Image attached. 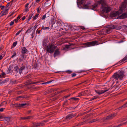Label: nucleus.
<instances>
[{"label":"nucleus","instance_id":"obj_1","mask_svg":"<svg viewBox=\"0 0 127 127\" xmlns=\"http://www.w3.org/2000/svg\"><path fill=\"white\" fill-rule=\"evenodd\" d=\"M125 72L123 70H119L117 72L115 73L112 76L111 79H113L115 80H122L125 77Z\"/></svg>","mask_w":127,"mask_h":127},{"label":"nucleus","instance_id":"obj_2","mask_svg":"<svg viewBox=\"0 0 127 127\" xmlns=\"http://www.w3.org/2000/svg\"><path fill=\"white\" fill-rule=\"evenodd\" d=\"M120 29V27L117 26H115L114 25H109L107 28L102 30L101 31V34H105L111 32L113 29H115L116 30H119Z\"/></svg>","mask_w":127,"mask_h":127},{"label":"nucleus","instance_id":"obj_3","mask_svg":"<svg viewBox=\"0 0 127 127\" xmlns=\"http://www.w3.org/2000/svg\"><path fill=\"white\" fill-rule=\"evenodd\" d=\"M57 46L52 44L50 43L48 46H47L45 49L47 52L49 53H53L54 49H56Z\"/></svg>","mask_w":127,"mask_h":127},{"label":"nucleus","instance_id":"obj_4","mask_svg":"<svg viewBox=\"0 0 127 127\" xmlns=\"http://www.w3.org/2000/svg\"><path fill=\"white\" fill-rule=\"evenodd\" d=\"M97 43L96 41H92L91 42H87L86 43H83L82 45L85 46V47L94 46L95 45H97Z\"/></svg>","mask_w":127,"mask_h":127},{"label":"nucleus","instance_id":"obj_5","mask_svg":"<svg viewBox=\"0 0 127 127\" xmlns=\"http://www.w3.org/2000/svg\"><path fill=\"white\" fill-rule=\"evenodd\" d=\"M102 10L103 12L108 13L111 10V8L109 7H104L102 6L101 7Z\"/></svg>","mask_w":127,"mask_h":127},{"label":"nucleus","instance_id":"obj_6","mask_svg":"<svg viewBox=\"0 0 127 127\" xmlns=\"http://www.w3.org/2000/svg\"><path fill=\"white\" fill-rule=\"evenodd\" d=\"M127 17V12L123 14L120 16H118L117 18L120 19H123Z\"/></svg>","mask_w":127,"mask_h":127},{"label":"nucleus","instance_id":"obj_7","mask_svg":"<svg viewBox=\"0 0 127 127\" xmlns=\"http://www.w3.org/2000/svg\"><path fill=\"white\" fill-rule=\"evenodd\" d=\"M127 5V1H125L123 2L122 3L121 8L122 9H124L126 8Z\"/></svg>","mask_w":127,"mask_h":127},{"label":"nucleus","instance_id":"obj_8","mask_svg":"<svg viewBox=\"0 0 127 127\" xmlns=\"http://www.w3.org/2000/svg\"><path fill=\"white\" fill-rule=\"evenodd\" d=\"M27 105L26 103H22L21 104H16L14 105V106L16 107H25V106Z\"/></svg>","mask_w":127,"mask_h":127},{"label":"nucleus","instance_id":"obj_9","mask_svg":"<svg viewBox=\"0 0 127 127\" xmlns=\"http://www.w3.org/2000/svg\"><path fill=\"white\" fill-rule=\"evenodd\" d=\"M76 115L75 114H71L68 115L67 116H66V119L67 120H70L71 118L73 117Z\"/></svg>","mask_w":127,"mask_h":127},{"label":"nucleus","instance_id":"obj_10","mask_svg":"<svg viewBox=\"0 0 127 127\" xmlns=\"http://www.w3.org/2000/svg\"><path fill=\"white\" fill-rule=\"evenodd\" d=\"M44 125V124L43 122H42L40 123H37L34 124V127H39L40 126H43Z\"/></svg>","mask_w":127,"mask_h":127},{"label":"nucleus","instance_id":"obj_11","mask_svg":"<svg viewBox=\"0 0 127 127\" xmlns=\"http://www.w3.org/2000/svg\"><path fill=\"white\" fill-rule=\"evenodd\" d=\"M8 9H6L2 11L1 12V16L0 17L6 15L8 12Z\"/></svg>","mask_w":127,"mask_h":127},{"label":"nucleus","instance_id":"obj_12","mask_svg":"<svg viewBox=\"0 0 127 127\" xmlns=\"http://www.w3.org/2000/svg\"><path fill=\"white\" fill-rule=\"evenodd\" d=\"M116 114H112L110 115L107 117L106 119L107 120H110L113 118L116 115Z\"/></svg>","mask_w":127,"mask_h":127},{"label":"nucleus","instance_id":"obj_13","mask_svg":"<svg viewBox=\"0 0 127 127\" xmlns=\"http://www.w3.org/2000/svg\"><path fill=\"white\" fill-rule=\"evenodd\" d=\"M98 4L102 6H104L106 4V2L104 0H101L98 2Z\"/></svg>","mask_w":127,"mask_h":127},{"label":"nucleus","instance_id":"obj_14","mask_svg":"<svg viewBox=\"0 0 127 127\" xmlns=\"http://www.w3.org/2000/svg\"><path fill=\"white\" fill-rule=\"evenodd\" d=\"M60 52L59 50V49H57L55 51L54 54V56L55 57L59 55L60 54Z\"/></svg>","mask_w":127,"mask_h":127},{"label":"nucleus","instance_id":"obj_15","mask_svg":"<svg viewBox=\"0 0 127 127\" xmlns=\"http://www.w3.org/2000/svg\"><path fill=\"white\" fill-rule=\"evenodd\" d=\"M108 89L105 90H102L101 91H98L96 92V93L99 94H101L107 91H108Z\"/></svg>","mask_w":127,"mask_h":127},{"label":"nucleus","instance_id":"obj_16","mask_svg":"<svg viewBox=\"0 0 127 127\" xmlns=\"http://www.w3.org/2000/svg\"><path fill=\"white\" fill-rule=\"evenodd\" d=\"M28 52L27 49L25 47H23L21 51V52L23 54H25Z\"/></svg>","mask_w":127,"mask_h":127},{"label":"nucleus","instance_id":"obj_17","mask_svg":"<svg viewBox=\"0 0 127 127\" xmlns=\"http://www.w3.org/2000/svg\"><path fill=\"white\" fill-rule=\"evenodd\" d=\"M14 71L16 72V73H19V70L20 68L18 65H16L14 67Z\"/></svg>","mask_w":127,"mask_h":127},{"label":"nucleus","instance_id":"obj_18","mask_svg":"<svg viewBox=\"0 0 127 127\" xmlns=\"http://www.w3.org/2000/svg\"><path fill=\"white\" fill-rule=\"evenodd\" d=\"M47 41L46 40H43V47L45 48L47 46Z\"/></svg>","mask_w":127,"mask_h":127},{"label":"nucleus","instance_id":"obj_19","mask_svg":"<svg viewBox=\"0 0 127 127\" xmlns=\"http://www.w3.org/2000/svg\"><path fill=\"white\" fill-rule=\"evenodd\" d=\"M118 14L117 12H115L113 13H111L110 15L111 17H114L116 16Z\"/></svg>","mask_w":127,"mask_h":127},{"label":"nucleus","instance_id":"obj_20","mask_svg":"<svg viewBox=\"0 0 127 127\" xmlns=\"http://www.w3.org/2000/svg\"><path fill=\"white\" fill-rule=\"evenodd\" d=\"M25 68V66H23L22 67H21L20 68V70H19V73L20 74H21L22 72V71L24 70Z\"/></svg>","mask_w":127,"mask_h":127},{"label":"nucleus","instance_id":"obj_21","mask_svg":"<svg viewBox=\"0 0 127 127\" xmlns=\"http://www.w3.org/2000/svg\"><path fill=\"white\" fill-rule=\"evenodd\" d=\"M99 120V119H93V120H91V121H90V122H89L90 123H92L93 122H95L97 121H98Z\"/></svg>","mask_w":127,"mask_h":127},{"label":"nucleus","instance_id":"obj_22","mask_svg":"<svg viewBox=\"0 0 127 127\" xmlns=\"http://www.w3.org/2000/svg\"><path fill=\"white\" fill-rule=\"evenodd\" d=\"M72 45H73V44H71L69 45H66L65 46V48L66 49H68L70 48V46Z\"/></svg>","mask_w":127,"mask_h":127},{"label":"nucleus","instance_id":"obj_23","mask_svg":"<svg viewBox=\"0 0 127 127\" xmlns=\"http://www.w3.org/2000/svg\"><path fill=\"white\" fill-rule=\"evenodd\" d=\"M49 27H44V26H43L42 27V30H45L47 29L49 30Z\"/></svg>","mask_w":127,"mask_h":127},{"label":"nucleus","instance_id":"obj_24","mask_svg":"<svg viewBox=\"0 0 127 127\" xmlns=\"http://www.w3.org/2000/svg\"><path fill=\"white\" fill-rule=\"evenodd\" d=\"M4 119L5 121H7V122H9L10 120V117H5Z\"/></svg>","mask_w":127,"mask_h":127},{"label":"nucleus","instance_id":"obj_25","mask_svg":"<svg viewBox=\"0 0 127 127\" xmlns=\"http://www.w3.org/2000/svg\"><path fill=\"white\" fill-rule=\"evenodd\" d=\"M72 99L75 101H78L79 100V99L75 97H72L70 99Z\"/></svg>","mask_w":127,"mask_h":127},{"label":"nucleus","instance_id":"obj_26","mask_svg":"<svg viewBox=\"0 0 127 127\" xmlns=\"http://www.w3.org/2000/svg\"><path fill=\"white\" fill-rule=\"evenodd\" d=\"M39 15V14H36L35 15L33 16V17L32 20H34L36 19V18L38 17V16Z\"/></svg>","mask_w":127,"mask_h":127},{"label":"nucleus","instance_id":"obj_27","mask_svg":"<svg viewBox=\"0 0 127 127\" xmlns=\"http://www.w3.org/2000/svg\"><path fill=\"white\" fill-rule=\"evenodd\" d=\"M127 59V55L121 61L122 62H124Z\"/></svg>","mask_w":127,"mask_h":127},{"label":"nucleus","instance_id":"obj_28","mask_svg":"<svg viewBox=\"0 0 127 127\" xmlns=\"http://www.w3.org/2000/svg\"><path fill=\"white\" fill-rule=\"evenodd\" d=\"M51 23L52 24V25H53L55 23L54 19L53 18L51 19Z\"/></svg>","mask_w":127,"mask_h":127},{"label":"nucleus","instance_id":"obj_29","mask_svg":"<svg viewBox=\"0 0 127 127\" xmlns=\"http://www.w3.org/2000/svg\"><path fill=\"white\" fill-rule=\"evenodd\" d=\"M32 118V116H31L26 117V120H29L31 119Z\"/></svg>","mask_w":127,"mask_h":127},{"label":"nucleus","instance_id":"obj_30","mask_svg":"<svg viewBox=\"0 0 127 127\" xmlns=\"http://www.w3.org/2000/svg\"><path fill=\"white\" fill-rule=\"evenodd\" d=\"M5 117V116H4L3 115H0V119L1 120V121L3 120V119H4Z\"/></svg>","mask_w":127,"mask_h":127},{"label":"nucleus","instance_id":"obj_31","mask_svg":"<svg viewBox=\"0 0 127 127\" xmlns=\"http://www.w3.org/2000/svg\"><path fill=\"white\" fill-rule=\"evenodd\" d=\"M5 75V74L4 72H2V74L0 75V78H2Z\"/></svg>","mask_w":127,"mask_h":127},{"label":"nucleus","instance_id":"obj_32","mask_svg":"<svg viewBox=\"0 0 127 127\" xmlns=\"http://www.w3.org/2000/svg\"><path fill=\"white\" fill-rule=\"evenodd\" d=\"M127 107V102L125 104L123 105L120 108H124L125 107Z\"/></svg>","mask_w":127,"mask_h":127},{"label":"nucleus","instance_id":"obj_33","mask_svg":"<svg viewBox=\"0 0 127 127\" xmlns=\"http://www.w3.org/2000/svg\"><path fill=\"white\" fill-rule=\"evenodd\" d=\"M17 44V41H15L13 44L12 45L13 46V47H15Z\"/></svg>","mask_w":127,"mask_h":127},{"label":"nucleus","instance_id":"obj_34","mask_svg":"<svg viewBox=\"0 0 127 127\" xmlns=\"http://www.w3.org/2000/svg\"><path fill=\"white\" fill-rule=\"evenodd\" d=\"M22 30H23L22 29H21V30L17 32L16 33V35H19L20 34V32L22 31Z\"/></svg>","mask_w":127,"mask_h":127},{"label":"nucleus","instance_id":"obj_35","mask_svg":"<svg viewBox=\"0 0 127 127\" xmlns=\"http://www.w3.org/2000/svg\"><path fill=\"white\" fill-rule=\"evenodd\" d=\"M32 15H33V14H30V15L29 17L28 21L30 20L31 19L32 17Z\"/></svg>","mask_w":127,"mask_h":127},{"label":"nucleus","instance_id":"obj_36","mask_svg":"<svg viewBox=\"0 0 127 127\" xmlns=\"http://www.w3.org/2000/svg\"><path fill=\"white\" fill-rule=\"evenodd\" d=\"M47 14H48L47 13H46V14H45V15H44L43 16V17H42V20H43V19H45V18H46V15H47Z\"/></svg>","mask_w":127,"mask_h":127},{"label":"nucleus","instance_id":"obj_37","mask_svg":"<svg viewBox=\"0 0 127 127\" xmlns=\"http://www.w3.org/2000/svg\"><path fill=\"white\" fill-rule=\"evenodd\" d=\"M23 58H24V56H23V59H21V58H20L19 59V61L20 62L22 61H24L23 59Z\"/></svg>","mask_w":127,"mask_h":127},{"label":"nucleus","instance_id":"obj_38","mask_svg":"<svg viewBox=\"0 0 127 127\" xmlns=\"http://www.w3.org/2000/svg\"><path fill=\"white\" fill-rule=\"evenodd\" d=\"M85 123V122H82L81 123H79L78 124V125L77 126H81L84 123Z\"/></svg>","mask_w":127,"mask_h":127},{"label":"nucleus","instance_id":"obj_39","mask_svg":"<svg viewBox=\"0 0 127 127\" xmlns=\"http://www.w3.org/2000/svg\"><path fill=\"white\" fill-rule=\"evenodd\" d=\"M14 24V22L13 21H12L10 23L9 25L10 26H11L13 25Z\"/></svg>","mask_w":127,"mask_h":127},{"label":"nucleus","instance_id":"obj_40","mask_svg":"<svg viewBox=\"0 0 127 127\" xmlns=\"http://www.w3.org/2000/svg\"><path fill=\"white\" fill-rule=\"evenodd\" d=\"M52 81H49L47 82H45L44 83H42V84H48V83H49L51 82H52Z\"/></svg>","mask_w":127,"mask_h":127},{"label":"nucleus","instance_id":"obj_41","mask_svg":"<svg viewBox=\"0 0 127 127\" xmlns=\"http://www.w3.org/2000/svg\"><path fill=\"white\" fill-rule=\"evenodd\" d=\"M16 55V52H14V53L13 55L11 57V58H13Z\"/></svg>","mask_w":127,"mask_h":127},{"label":"nucleus","instance_id":"obj_42","mask_svg":"<svg viewBox=\"0 0 127 127\" xmlns=\"http://www.w3.org/2000/svg\"><path fill=\"white\" fill-rule=\"evenodd\" d=\"M26 117H21L20 118V120H26Z\"/></svg>","mask_w":127,"mask_h":127},{"label":"nucleus","instance_id":"obj_43","mask_svg":"<svg viewBox=\"0 0 127 127\" xmlns=\"http://www.w3.org/2000/svg\"><path fill=\"white\" fill-rule=\"evenodd\" d=\"M82 29V30H86V29L85 28V27L84 26H81L80 27Z\"/></svg>","mask_w":127,"mask_h":127},{"label":"nucleus","instance_id":"obj_44","mask_svg":"<svg viewBox=\"0 0 127 127\" xmlns=\"http://www.w3.org/2000/svg\"><path fill=\"white\" fill-rule=\"evenodd\" d=\"M26 8L25 9V12H27L29 10L28 8Z\"/></svg>","mask_w":127,"mask_h":127},{"label":"nucleus","instance_id":"obj_45","mask_svg":"<svg viewBox=\"0 0 127 127\" xmlns=\"http://www.w3.org/2000/svg\"><path fill=\"white\" fill-rule=\"evenodd\" d=\"M40 32H41V30H38V29H37V30L36 31V32H37V33L38 34L40 33Z\"/></svg>","mask_w":127,"mask_h":127},{"label":"nucleus","instance_id":"obj_46","mask_svg":"<svg viewBox=\"0 0 127 127\" xmlns=\"http://www.w3.org/2000/svg\"><path fill=\"white\" fill-rule=\"evenodd\" d=\"M29 4V3H28L26 4V5L25 6V8H28V5Z\"/></svg>","mask_w":127,"mask_h":127},{"label":"nucleus","instance_id":"obj_47","mask_svg":"<svg viewBox=\"0 0 127 127\" xmlns=\"http://www.w3.org/2000/svg\"><path fill=\"white\" fill-rule=\"evenodd\" d=\"M39 82H32L30 83V84H36L38 83H39Z\"/></svg>","mask_w":127,"mask_h":127},{"label":"nucleus","instance_id":"obj_48","mask_svg":"<svg viewBox=\"0 0 127 127\" xmlns=\"http://www.w3.org/2000/svg\"><path fill=\"white\" fill-rule=\"evenodd\" d=\"M67 73H71L72 72L70 70H67Z\"/></svg>","mask_w":127,"mask_h":127},{"label":"nucleus","instance_id":"obj_49","mask_svg":"<svg viewBox=\"0 0 127 127\" xmlns=\"http://www.w3.org/2000/svg\"><path fill=\"white\" fill-rule=\"evenodd\" d=\"M98 97L97 96H95L93 97V99H95L97 98Z\"/></svg>","mask_w":127,"mask_h":127},{"label":"nucleus","instance_id":"obj_50","mask_svg":"<svg viewBox=\"0 0 127 127\" xmlns=\"http://www.w3.org/2000/svg\"><path fill=\"white\" fill-rule=\"evenodd\" d=\"M76 74H75V73H73L71 74V76H72V77L75 76H76Z\"/></svg>","mask_w":127,"mask_h":127},{"label":"nucleus","instance_id":"obj_51","mask_svg":"<svg viewBox=\"0 0 127 127\" xmlns=\"http://www.w3.org/2000/svg\"><path fill=\"white\" fill-rule=\"evenodd\" d=\"M122 125V124H120L119 125H117L116 126H114V127H120Z\"/></svg>","mask_w":127,"mask_h":127},{"label":"nucleus","instance_id":"obj_52","mask_svg":"<svg viewBox=\"0 0 127 127\" xmlns=\"http://www.w3.org/2000/svg\"><path fill=\"white\" fill-rule=\"evenodd\" d=\"M80 94V95H84V92H81V93Z\"/></svg>","mask_w":127,"mask_h":127},{"label":"nucleus","instance_id":"obj_53","mask_svg":"<svg viewBox=\"0 0 127 127\" xmlns=\"http://www.w3.org/2000/svg\"><path fill=\"white\" fill-rule=\"evenodd\" d=\"M4 109L3 108H1L0 109V111L2 112L3 111Z\"/></svg>","mask_w":127,"mask_h":127},{"label":"nucleus","instance_id":"obj_54","mask_svg":"<svg viewBox=\"0 0 127 127\" xmlns=\"http://www.w3.org/2000/svg\"><path fill=\"white\" fill-rule=\"evenodd\" d=\"M70 95H67V96H64V97L65 98H67L68 97H69L70 96Z\"/></svg>","mask_w":127,"mask_h":127},{"label":"nucleus","instance_id":"obj_55","mask_svg":"<svg viewBox=\"0 0 127 127\" xmlns=\"http://www.w3.org/2000/svg\"><path fill=\"white\" fill-rule=\"evenodd\" d=\"M18 20L17 19H15L13 21H15L16 23L17 22V21H18Z\"/></svg>","mask_w":127,"mask_h":127},{"label":"nucleus","instance_id":"obj_56","mask_svg":"<svg viewBox=\"0 0 127 127\" xmlns=\"http://www.w3.org/2000/svg\"><path fill=\"white\" fill-rule=\"evenodd\" d=\"M37 12H38V13L40 12V10H39V8H37Z\"/></svg>","mask_w":127,"mask_h":127},{"label":"nucleus","instance_id":"obj_57","mask_svg":"<svg viewBox=\"0 0 127 127\" xmlns=\"http://www.w3.org/2000/svg\"><path fill=\"white\" fill-rule=\"evenodd\" d=\"M41 0H36V2L37 3H38Z\"/></svg>","mask_w":127,"mask_h":127},{"label":"nucleus","instance_id":"obj_58","mask_svg":"<svg viewBox=\"0 0 127 127\" xmlns=\"http://www.w3.org/2000/svg\"><path fill=\"white\" fill-rule=\"evenodd\" d=\"M26 18V17H25L24 16H23L22 18V20H24Z\"/></svg>","mask_w":127,"mask_h":127},{"label":"nucleus","instance_id":"obj_59","mask_svg":"<svg viewBox=\"0 0 127 127\" xmlns=\"http://www.w3.org/2000/svg\"><path fill=\"white\" fill-rule=\"evenodd\" d=\"M4 7H5V6H1V10L3 8H4Z\"/></svg>","mask_w":127,"mask_h":127},{"label":"nucleus","instance_id":"obj_60","mask_svg":"<svg viewBox=\"0 0 127 127\" xmlns=\"http://www.w3.org/2000/svg\"><path fill=\"white\" fill-rule=\"evenodd\" d=\"M8 72H10L11 71V69L10 68H8Z\"/></svg>","mask_w":127,"mask_h":127},{"label":"nucleus","instance_id":"obj_61","mask_svg":"<svg viewBox=\"0 0 127 127\" xmlns=\"http://www.w3.org/2000/svg\"><path fill=\"white\" fill-rule=\"evenodd\" d=\"M9 4H10V3H8L6 5V7H8V6H9Z\"/></svg>","mask_w":127,"mask_h":127},{"label":"nucleus","instance_id":"obj_62","mask_svg":"<svg viewBox=\"0 0 127 127\" xmlns=\"http://www.w3.org/2000/svg\"><path fill=\"white\" fill-rule=\"evenodd\" d=\"M3 57L2 55H0V60H1L2 58Z\"/></svg>","mask_w":127,"mask_h":127},{"label":"nucleus","instance_id":"obj_63","mask_svg":"<svg viewBox=\"0 0 127 127\" xmlns=\"http://www.w3.org/2000/svg\"><path fill=\"white\" fill-rule=\"evenodd\" d=\"M20 18V16H18L17 18V19L18 20Z\"/></svg>","mask_w":127,"mask_h":127},{"label":"nucleus","instance_id":"obj_64","mask_svg":"<svg viewBox=\"0 0 127 127\" xmlns=\"http://www.w3.org/2000/svg\"><path fill=\"white\" fill-rule=\"evenodd\" d=\"M20 127H28L27 126H21Z\"/></svg>","mask_w":127,"mask_h":127}]
</instances>
